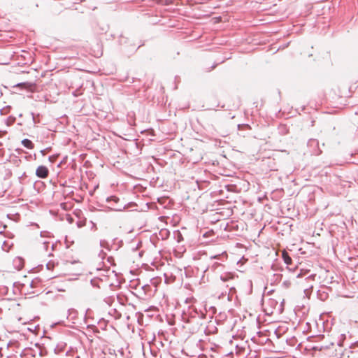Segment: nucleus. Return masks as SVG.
<instances>
[{
    "instance_id": "obj_19",
    "label": "nucleus",
    "mask_w": 358,
    "mask_h": 358,
    "mask_svg": "<svg viewBox=\"0 0 358 358\" xmlns=\"http://www.w3.org/2000/svg\"><path fill=\"white\" fill-rule=\"evenodd\" d=\"M227 287H230V290L231 291L232 289H234V287L233 286H230V285H227Z\"/></svg>"
},
{
    "instance_id": "obj_24",
    "label": "nucleus",
    "mask_w": 358,
    "mask_h": 358,
    "mask_svg": "<svg viewBox=\"0 0 358 358\" xmlns=\"http://www.w3.org/2000/svg\"><path fill=\"white\" fill-rule=\"evenodd\" d=\"M54 247H55V245L52 244L51 248H52V250H54Z\"/></svg>"
},
{
    "instance_id": "obj_3",
    "label": "nucleus",
    "mask_w": 358,
    "mask_h": 358,
    "mask_svg": "<svg viewBox=\"0 0 358 358\" xmlns=\"http://www.w3.org/2000/svg\"><path fill=\"white\" fill-rule=\"evenodd\" d=\"M224 266L219 262H214L208 268L210 269L213 272L219 273L223 270Z\"/></svg>"
},
{
    "instance_id": "obj_14",
    "label": "nucleus",
    "mask_w": 358,
    "mask_h": 358,
    "mask_svg": "<svg viewBox=\"0 0 358 358\" xmlns=\"http://www.w3.org/2000/svg\"><path fill=\"white\" fill-rule=\"evenodd\" d=\"M46 266H47V268L49 270L52 269V268L54 267V264L51 263V262H48Z\"/></svg>"
},
{
    "instance_id": "obj_16",
    "label": "nucleus",
    "mask_w": 358,
    "mask_h": 358,
    "mask_svg": "<svg viewBox=\"0 0 358 358\" xmlns=\"http://www.w3.org/2000/svg\"><path fill=\"white\" fill-rule=\"evenodd\" d=\"M48 246H49V243H48V242H45V243H43V247H44V248H45L46 250H48Z\"/></svg>"
},
{
    "instance_id": "obj_13",
    "label": "nucleus",
    "mask_w": 358,
    "mask_h": 358,
    "mask_svg": "<svg viewBox=\"0 0 358 358\" xmlns=\"http://www.w3.org/2000/svg\"><path fill=\"white\" fill-rule=\"evenodd\" d=\"M106 255V252H103V250H101L99 254V257H101L102 259H103L105 258Z\"/></svg>"
},
{
    "instance_id": "obj_23",
    "label": "nucleus",
    "mask_w": 358,
    "mask_h": 358,
    "mask_svg": "<svg viewBox=\"0 0 358 358\" xmlns=\"http://www.w3.org/2000/svg\"><path fill=\"white\" fill-rule=\"evenodd\" d=\"M310 279H312V275H310V276H308V277L306 278V280H310Z\"/></svg>"
},
{
    "instance_id": "obj_15",
    "label": "nucleus",
    "mask_w": 358,
    "mask_h": 358,
    "mask_svg": "<svg viewBox=\"0 0 358 358\" xmlns=\"http://www.w3.org/2000/svg\"><path fill=\"white\" fill-rule=\"evenodd\" d=\"M29 85L27 83H21L16 85L17 87H22V86H28Z\"/></svg>"
},
{
    "instance_id": "obj_10",
    "label": "nucleus",
    "mask_w": 358,
    "mask_h": 358,
    "mask_svg": "<svg viewBox=\"0 0 358 358\" xmlns=\"http://www.w3.org/2000/svg\"><path fill=\"white\" fill-rule=\"evenodd\" d=\"M40 282H41V280L39 279L36 278L34 280H32L29 282V286L31 288L36 287Z\"/></svg>"
},
{
    "instance_id": "obj_21",
    "label": "nucleus",
    "mask_w": 358,
    "mask_h": 358,
    "mask_svg": "<svg viewBox=\"0 0 358 358\" xmlns=\"http://www.w3.org/2000/svg\"><path fill=\"white\" fill-rule=\"evenodd\" d=\"M304 291H305L306 294H307L308 292L309 291V289L306 288V289H304Z\"/></svg>"
},
{
    "instance_id": "obj_11",
    "label": "nucleus",
    "mask_w": 358,
    "mask_h": 358,
    "mask_svg": "<svg viewBox=\"0 0 358 358\" xmlns=\"http://www.w3.org/2000/svg\"><path fill=\"white\" fill-rule=\"evenodd\" d=\"M100 245L101 248H108V243L105 241H100Z\"/></svg>"
},
{
    "instance_id": "obj_8",
    "label": "nucleus",
    "mask_w": 358,
    "mask_h": 358,
    "mask_svg": "<svg viewBox=\"0 0 358 358\" xmlns=\"http://www.w3.org/2000/svg\"><path fill=\"white\" fill-rule=\"evenodd\" d=\"M227 254L226 252H222V254L220 255H215V256H212L210 257V259H220L222 261H223V259H227Z\"/></svg>"
},
{
    "instance_id": "obj_6",
    "label": "nucleus",
    "mask_w": 358,
    "mask_h": 358,
    "mask_svg": "<svg viewBox=\"0 0 358 358\" xmlns=\"http://www.w3.org/2000/svg\"><path fill=\"white\" fill-rule=\"evenodd\" d=\"M21 143L23 145V146L30 150L33 149L34 147V145L32 143V141L27 138L23 139Z\"/></svg>"
},
{
    "instance_id": "obj_18",
    "label": "nucleus",
    "mask_w": 358,
    "mask_h": 358,
    "mask_svg": "<svg viewBox=\"0 0 358 358\" xmlns=\"http://www.w3.org/2000/svg\"><path fill=\"white\" fill-rule=\"evenodd\" d=\"M352 358H358V352L355 353L353 355H352Z\"/></svg>"
},
{
    "instance_id": "obj_5",
    "label": "nucleus",
    "mask_w": 358,
    "mask_h": 358,
    "mask_svg": "<svg viewBox=\"0 0 358 358\" xmlns=\"http://www.w3.org/2000/svg\"><path fill=\"white\" fill-rule=\"evenodd\" d=\"M126 204L124 203H115V205H113V206L110 207V208L115 211H122L126 208Z\"/></svg>"
},
{
    "instance_id": "obj_22",
    "label": "nucleus",
    "mask_w": 358,
    "mask_h": 358,
    "mask_svg": "<svg viewBox=\"0 0 358 358\" xmlns=\"http://www.w3.org/2000/svg\"><path fill=\"white\" fill-rule=\"evenodd\" d=\"M113 259V258L111 257H108V262H110V260Z\"/></svg>"
},
{
    "instance_id": "obj_9",
    "label": "nucleus",
    "mask_w": 358,
    "mask_h": 358,
    "mask_svg": "<svg viewBox=\"0 0 358 358\" xmlns=\"http://www.w3.org/2000/svg\"><path fill=\"white\" fill-rule=\"evenodd\" d=\"M282 257H283L284 262L286 264L289 265L292 264V258L287 255V253H283Z\"/></svg>"
},
{
    "instance_id": "obj_17",
    "label": "nucleus",
    "mask_w": 358,
    "mask_h": 358,
    "mask_svg": "<svg viewBox=\"0 0 358 358\" xmlns=\"http://www.w3.org/2000/svg\"><path fill=\"white\" fill-rule=\"evenodd\" d=\"M56 158V156L53 155V156H50L49 157V160L51 162H53L54 160Z\"/></svg>"
},
{
    "instance_id": "obj_1",
    "label": "nucleus",
    "mask_w": 358,
    "mask_h": 358,
    "mask_svg": "<svg viewBox=\"0 0 358 358\" xmlns=\"http://www.w3.org/2000/svg\"><path fill=\"white\" fill-rule=\"evenodd\" d=\"M308 146L313 148L311 154L318 156L322 153V150L319 148V142L316 139H310L308 142Z\"/></svg>"
},
{
    "instance_id": "obj_2",
    "label": "nucleus",
    "mask_w": 358,
    "mask_h": 358,
    "mask_svg": "<svg viewBox=\"0 0 358 358\" xmlns=\"http://www.w3.org/2000/svg\"><path fill=\"white\" fill-rule=\"evenodd\" d=\"M49 171L45 166H39L36 171V175L40 178H46L48 176Z\"/></svg>"
},
{
    "instance_id": "obj_4",
    "label": "nucleus",
    "mask_w": 358,
    "mask_h": 358,
    "mask_svg": "<svg viewBox=\"0 0 358 358\" xmlns=\"http://www.w3.org/2000/svg\"><path fill=\"white\" fill-rule=\"evenodd\" d=\"M234 278V275L231 273H224L220 275V280L222 282H229Z\"/></svg>"
},
{
    "instance_id": "obj_7",
    "label": "nucleus",
    "mask_w": 358,
    "mask_h": 358,
    "mask_svg": "<svg viewBox=\"0 0 358 358\" xmlns=\"http://www.w3.org/2000/svg\"><path fill=\"white\" fill-rule=\"evenodd\" d=\"M106 201L108 203H110L111 206H113V205H115V203H117L120 202V199L118 197H117L116 196H110L106 199Z\"/></svg>"
},
{
    "instance_id": "obj_12",
    "label": "nucleus",
    "mask_w": 358,
    "mask_h": 358,
    "mask_svg": "<svg viewBox=\"0 0 358 358\" xmlns=\"http://www.w3.org/2000/svg\"><path fill=\"white\" fill-rule=\"evenodd\" d=\"M182 241H183V237H182V234L180 232H178L177 234V241L181 242Z\"/></svg>"
},
{
    "instance_id": "obj_20",
    "label": "nucleus",
    "mask_w": 358,
    "mask_h": 358,
    "mask_svg": "<svg viewBox=\"0 0 358 358\" xmlns=\"http://www.w3.org/2000/svg\"><path fill=\"white\" fill-rule=\"evenodd\" d=\"M41 154L44 156L45 155V150H42L41 151Z\"/></svg>"
},
{
    "instance_id": "obj_25",
    "label": "nucleus",
    "mask_w": 358,
    "mask_h": 358,
    "mask_svg": "<svg viewBox=\"0 0 358 358\" xmlns=\"http://www.w3.org/2000/svg\"><path fill=\"white\" fill-rule=\"evenodd\" d=\"M77 358H79V357H77Z\"/></svg>"
}]
</instances>
